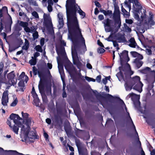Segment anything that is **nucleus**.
<instances>
[{"mask_svg": "<svg viewBox=\"0 0 155 155\" xmlns=\"http://www.w3.org/2000/svg\"><path fill=\"white\" fill-rule=\"evenodd\" d=\"M78 4L75 0H67L65 5L68 28V38L72 42L73 48H71L72 57H78L77 49L83 44L86 49L85 41L80 28L76 17Z\"/></svg>", "mask_w": 155, "mask_h": 155, "instance_id": "1", "label": "nucleus"}, {"mask_svg": "<svg viewBox=\"0 0 155 155\" xmlns=\"http://www.w3.org/2000/svg\"><path fill=\"white\" fill-rule=\"evenodd\" d=\"M105 97L108 99L109 101H111L114 100H117L118 101V102L120 104L119 110L124 114L125 116L127 124L129 125L131 129L135 131L137 137V144L138 145H139L140 148H141V143L139 140L138 134L136 130V127L130 116V113L128 111L127 108L123 101L119 97L113 96L109 94H105Z\"/></svg>", "mask_w": 155, "mask_h": 155, "instance_id": "2", "label": "nucleus"}, {"mask_svg": "<svg viewBox=\"0 0 155 155\" xmlns=\"http://www.w3.org/2000/svg\"><path fill=\"white\" fill-rule=\"evenodd\" d=\"M43 86L44 88V91L47 95H50L51 94V84L50 79L48 80L47 78H43V79L40 80L38 85L39 90Z\"/></svg>", "mask_w": 155, "mask_h": 155, "instance_id": "3", "label": "nucleus"}, {"mask_svg": "<svg viewBox=\"0 0 155 155\" xmlns=\"http://www.w3.org/2000/svg\"><path fill=\"white\" fill-rule=\"evenodd\" d=\"M75 140L79 155H88L87 149L85 147L82 146V143L80 140L76 138Z\"/></svg>", "mask_w": 155, "mask_h": 155, "instance_id": "4", "label": "nucleus"}, {"mask_svg": "<svg viewBox=\"0 0 155 155\" xmlns=\"http://www.w3.org/2000/svg\"><path fill=\"white\" fill-rule=\"evenodd\" d=\"M114 7V11L113 15V18L114 21L117 22V21H121L120 12L119 7L116 2V0H112Z\"/></svg>", "mask_w": 155, "mask_h": 155, "instance_id": "5", "label": "nucleus"}, {"mask_svg": "<svg viewBox=\"0 0 155 155\" xmlns=\"http://www.w3.org/2000/svg\"><path fill=\"white\" fill-rule=\"evenodd\" d=\"M128 52L127 51L124 50L120 54L118 53L120 58V64L121 66H123L125 64L127 65H129V64L127 63V62H128L130 60L128 57Z\"/></svg>", "mask_w": 155, "mask_h": 155, "instance_id": "6", "label": "nucleus"}, {"mask_svg": "<svg viewBox=\"0 0 155 155\" xmlns=\"http://www.w3.org/2000/svg\"><path fill=\"white\" fill-rule=\"evenodd\" d=\"M24 120L25 121V124L26 125L27 127L25 128L24 125H22L21 130V131H23L24 133V139L26 140L28 137V132L31 130L30 126L31 124V119L30 118L25 119Z\"/></svg>", "mask_w": 155, "mask_h": 155, "instance_id": "7", "label": "nucleus"}, {"mask_svg": "<svg viewBox=\"0 0 155 155\" xmlns=\"http://www.w3.org/2000/svg\"><path fill=\"white\" fill-rule=\"evenodd\" d=\"M102 23L104 25V27L105 31L106 32H113L112 27L114 24L113 21L109 18H107Z\"/></svg>", "mask_w": 155, "mask_h": 155, "instance_id": "8", "label": "nucleus"}, {"mask_svg": "<svg viewBox=\"0 0 155 155\" xmlns=\"http://www.w3.org/2000/svg\"><path fill=\"white\" fill-rule=\"evenodd\" d=\"M56 51L58 55L62 56L63 59L68 62L70 61L68 60L66 53L64 48L62 46L58 47H56Z\"/></svg>", "mask_w": 155, "mask_h": 155, "instance_id": "9", "label": "nucleus"}, {"mask_svg": "<svg viewBox=\"0 0 155 155\" xmlns=\"http://www.w3.org/2000/svg\"><path fill=\"white\" fill-rule=\"evenodd\" d=\"M14 73V71H12L7 75L8 81L6 83V84L9 85L10 87L12 85L14 86L16 84L17 80L16 79L15 81L14 80L15 75Z\"/></svg>", "mask_w": 155, "mask_h": 155, "instance_id": "10", "label": "nucleus"}, {"mask_svg": "<svg viewBox=\"0 0 155 155\" xmlns=\"http://www.w3.org/2000/svg\"><path fill=\"white\" fill-rule=\"evenodd\" d=\"M134 13V18L139 21H142L145 18L146 15V11L144 9H143L142 12L141 11V15H140L141 18H140L139 16L138 15V12H136Z\"/></svg>", "mask_w": 155, "mask_h": 155, "instance_id": "11", "label": "nucleus"}, {"mask_svg": "<svg viewBox=\"0 0 155 155\" xmlns=\"http://www.w3.org/2000/svg\"><path fill=\"white\" fill-rule=\"evenodd\" d=\"M9 18L8 19L6 22H5V27L7 31H11V25L12 23V21L10 15L8 13Z\"/></svg>", "mask_w": 155, "mask_h": 155, "instance_id": "12", "label": "nucleus"}, {"mask_svg": "<svg viewBox=\"0 0 155 155\" xmlns=\"http://www.w3.org/2000/svg\"><path fill=\"white\" fill-rule=\"evenodd\" d=\"M19 25L24 28V29L26 32L31 33L34 31V29L31 28H30L28 27V24L27 22L21 21Z\"/></svg>", "mask_w": 155, "mask_h": 155, "instance_id": "13", "label": "nucleus"}, {"mask_svg": "<svg viewBox=\"0 0 155 155\" xmlns=\"http://www.w3.org/2000/svg\"><path fill=\"white\" fill-rule=\"evenodd\" d=\"M54 120L55 123V127L57 129L61 128L63 121L61 117L57 115H55L54 116Z\"/></svg>", "mask_w": 155, "mask_h": 155, "instance_id": "14", "label": "nucleus"}, {"mask_svg": "<svg viewBox=\"0 0 155 155\" xmlns=\"http://www.w3.org/2000/svg\"><path fill=\"white\" fill-rule=\"evenodd\" d=\"M119 70H120V71L118 72L116 75L119 81H121L122 80L124 81V80L127 79H124L123 73L121 71V70H122L123 71H124L123 69V66H121L119 67Z\"/></svg>", "mask_w": 155, "mask_h": 155, "instance_id": "15", "label": "nucleus"}, {"mask_svg": "<svg viewBox=\"0 0 155 155\" xmlns=\"http://www.w3.org/2000/svg\"><path fill=\"white\" fill-rule=\"evenodd\" d=\"M142 8V6L140 5L138 0L135 2L133 5V10L135 12H139L140 11H141Z\"/></svg>", "mask_w": 155, "mask_h": 155, "instance_id": "16", "label": "nucleus"}, {"mask_svg": "<svg viewBox=\"0 0 155 155\" xmlns=\"http://www.w3.org/2000/svg\"><path fill=\"white\" fill-rule=\"evenodd\" d=\"M57 60L58 64V69L59 73H60L61 75V77H63V76L64 75V67L63 64H62L59 63L58 61V56L57 57Z\"/></svg>", "mask_w": 155, "mask_h": 155, "instance_id": "17", "label": "nucleus"}, {"mask_svg": "<svg viewBox=\"0 0 155 155\" xmlns=\"http://www.w3.org/2000/svg\"><path fill=\"white\" fill-rule=\"evenodd\" d=\"M116 39L118 41V42H125L127 41V40L124 36V35L119 34L118 33L117 35L115 36Z\"/></svg>", "mask_w": 155, "mask_h": 155, "instance_id": "18", "label": "nucleus"}, {"mask_svg": "<svg viewBox=\"0 0 155 155\" xmlns=\"http://www.w3.org/2000/svg\"><path fill=\"white\" fill-rule=\"evenodd\" d=\"M128 81L132 84H133V85L138 83L141 82L140 81V77L139 76H136L133 77L132 78H130L127 79Z\"/></svg>", "mask_w": 155, "mask_h": 155, "instance_id": "19", "label": "nucleus"}, {"mask_svg": "<svg viewBox=\"0 0 155 155\" xmlns=\"http://www.w3.org/2000/svg\"><path fill=\"white\" fill-rule=\"evenodd\" d=\"M39 92L41 95L43 102L47 103L48 102V99L45 93L44 88L43 86H41V89H39Z\"/></svg>", "mask_w": 155, "mask_h": 155, "instance_id": "20", "label": "nucleus"}, {"mask_svg": "<svg viewBox=\"0 0 155 155\" xmlns=\"http://www.w3.org/2000/svg\"><path fill=\"white\" fill-rule=\"evenodd\" d=\"M124 81L125 82L124 87L126 90L127 91H130L132 89L134 86L133 84L131 83L127 79L124 80Z\"/></svg>", "mask_w": 155, "mask_h": 155, "instance_id": "21", "label": "nucleus"}, {"mask_svg": "<svg viewBox=\"0 0 155 155\" xmlns=\"http://www.w3.org/2000/svg\"><path fill=\"white\" fill-rule=\"evenodd\" d=\"M28 137L27 138V139L25 140H26L28 138L29 139H38V137L36 135V132L35 131H30V130H29L28 132Z\"/></svg>", "mask_w": 155, "mask_h": 155, "instance_id": "22", "label": "nucleus"}, {"mask_svg": "<svg viewBox=\"0 0 155 155\" xmlns=\"http://www.w3.org/2000/svg\"><path fill=\"white\" fill-rule=\"evenodd\" d=\"M143 84L141 82L136 84L133 87V89L140 93H141L142 90V88Z\"/></svg>", "mask_w": 155, "mask_h": 155, "instance_id": "23", "label": "nucleus"}, {"mask_svg": "<svg viewBox=\"0 0 155 155\" xmlns=\"http://www.w3.org/2000/svg\"><path fill=\"white\" fill-rule=\"evenodd\" d=\"M100 11L102 13L106 16H109L110 18H111L112 16H113V14L112 13V11L111 10H105L101 9H100Z\"/></svg>", "mask_w": 155, "mask_h": 155, "instance_id": "24", "label": "nucleus"}, {"mask_svg": "<svg viewBox=\"0 0 155 155\" xmlns=\"http://www.w3.org/2000/svg\"><path fill=\"white\" fill-rule=\"evenodd\" d=\"M64 130L68 136L71 135V126L68 124H64Z\"/></svg>", "mask_w": 155, "mask_h": 155, "instance_id": "25", "label": "nucleus"}, {"mask_svg": "<svg viewBox=\"0 0 155 155\" xmlns=\"http://www.w3.org/2000/svg\"><path fill=\"white\" fill-rule=\"evenodd\" d=\"M134 63L135 64L136 66L137 69L140 68L143 65V62L141 60L138 58H135L134 61Z\"/></svg>", "mask_w": 155, "mask_h": 155, "instance_id": "26", "label": "nucleus"}, {"mask_svg": "<svg viewBox=\"0 0 155 155\" xmlns=\"http://www.w3.org/2000/svg\"><path fill=\"white\" fill-rule=\"evenodd\" d=\"M117 22H116L115 21H114V25L116 28L115 30V31L114 33V34L118 31L119 29L120 28L121 25V21L117 20Z\"/></svg>", "mask_w": 155, "mask_h": 155, "instance_id": "27", "label": "nucleus"}, {"mask_svg": "<svg viewBox=\"0 0 155 155\" xmlns=\"http://www.w3.org/2000/svg\"><path fill=\"white\" fill-rule=\"evenodd\" d=\"M117 22H116L115 21H114V25L116 28L115 30V31L114 33V34L118 31L119 29L120 28L121 25V21L117 20Z\"/></svg>", "mask_w": 155, "mask_h": 155, "instance_id": "28", "label": "nucleus"}, {"mask_svg": "<svg viewBox=\"0 0 155 155\" xmlns=\"http://www.w3.org/2000/svg\"><path fill=\"white\" fill-rule=\"evenodd\" d=\"M77 11L80 15L82 16V18H84L85 17V13L81 9L80 6L78 5V6Z\"/></svg>", "mask_w": 155, "mask_h": 155, "instance_id": "29", "label": "nucleus"}, {"mask_svg": "<svg viewBox=\"0 0 155 155\" xmlns=\"http://www.w3.org/2000/svg\"><path fill=\"white\" fill-rule=\"evenodd\" d=\"M151 68L148 67H146L143 69L139 70L140 72L143 74H147L150 71Z\"/></svg>", "mask_w": 155, "mask_h": 155, "instance_id": "30", "label": "nucleus"}, {"mask_svg": "<svg viewBox=\"0 0 155 155\" xmlns=\"http://www.w3.org/2000/svg\"><path fill=\"white\" fill-rule=\"evenodd\" d=\"M9 118L11 120H14L16 118L18 119H20L21 117H19L18 115L14 113H12L10 115Z\"/></svg>", "mask_w": 155, "mask_h": 155, "instance_id": "31", "label": "nucleus"}, {"mask_svg": "<svg viewBox=\"0 0 155 155\" xmlns=\"http://www.w3.org/2000/svg\"><path fill=\"white\" fill-rule=\"evenodd\" d=\"M21 126L20 125H17L16 126L15 125H14L13 127H12V128H11L12 129V131L15 133V134H18V132L19 130V127H21Z\"/></svg>", "mask_w": 155, "mask_h": 155, "instance_id": "32", "label": "nucleus"}, {"mask_svg": "<svg viewBox=\"0 0 155 155\" xmlns=\"http://www.w3.org/2000/svg\"><path fill=\"white\" fill-rule=\"evenodd\" d=\"M31 58V59L29 61V63L31 66L35 65L36 64L37 62V59L34 58L33 57H32Z\"/></svg>", "mask_w": 155, "mask_h": 155, "instance_id": "33", "label": "nucleus"}, {"mask_svg": "<svg viewBox=\"0 0 155 155\" xmlns=\"http://www.w3.org/2000/svg\"><path fill=\"white\" fill-rule=\"evenodd\" d=\"M22 119L21 117V119H16L13 120V122L15 123V124L16 125H20L22 126V124L21 123L20 121V120H22Z\"/></svg>", "mask_w": 155, "mask_h": 155, "instance_id": "34", "label": "nucleus"}, {"mask_svg": "<svg viewBox=\"0 0 155 155\" xmlns=\"http://www.w3.org/2000/svg\"><path fill=\"white\" fill-rule=\"evenodd\" d=\"M91 90L92 91L93 93L95 95L97 98H100L102 97L101 95L99 93H98L96 90H94L91 88Z\"/></svg>", "mask_w": 155, "mask_h": 155, "instance_id": "35", "label": "nucleus"}, {"mask_svg": "<svg viewBox=\"0 0 155 155\" xmlns=\"http://www.w3.org/2000/svg\"><path fill=\"white\" fill-rule=\"evenodd\" d=\"M8 102V98H2V104L3 105L6 106L7 105V103Z\"/></svg>", "mask_w": 155, "mask_h": 155, "instance_id": "36", "label": "nucleus"}, {"mask_svg": "<svg viewBox=\"0 0 155 155\" xmlns=\"http://www.w3.org/2000/svg\"><path fill=\"white\" fill-rule=\"evenodd\" d=\"M63 20L60 19L58 20V27L59 29H61L62 28L64 25Z\"/></svg>", "mask_w": 155, "mask_h": 155, "instance_id": "37", "label": "nucleus"}, {"mask_svg": "<svg viewBox=\"0 0 155 155\" xmlns=\"http://www.w3.org/2000/svg\"><path fill=\"white\" fill-rule=\"evenodd\" d=\"M42 47L41 45H36L35 48L37 51L42 52L43 51Z\"/></svg>", "mask_w": 155, "mask_h": 155, "instance_id": "38", "label": "nucleus"}, {"mask_svg": "<svg viewBox=\"0 0 155 155\" xmlns=\"http://www.w3.org/2000/svg\"><path fill=\"white\" fill-rule=\"evenodd\" d=\"M28 3L30 4L35 6H38V4L34 0H28Z\"/></svg>", "mask_w": 155, "mask_h": 155, "instance_id": "39", "label": "nucleus"}, {"mask_svg": "<svg viewBox=\"0 0 155 155\" xmlns=\"http://www.w3.org/2000/svg\"><path fill=\"white\" fill-rule=\"evenodd\" d=\"M134 104L135 108H138L140 107V103L139 100H137L134 101Z\"/></svg>", "mask_w": 155, "mask_h": 155, "instance_id": "40", "label": "nucleus"}, {"mask_svg": "<svg viewBox=\"0 0 155 155\" xmlns=\"http://www.w3.org/2000/svg\"><path fill=\"white\" fill-rule=\"evenodd\" d=\"M34 32L32 34L33 39L34 40L37 39L38 38V32L36 31H34Z\"/></svg>", "mask_w": 155, "mask_h": 155, "instance_id": "41", "label": "nucleus"}, {"mask_svg": "<svg viewBox=\"0 0 155 155\" xmlns=\"http://www.w3.org/2000/svg\"><path fill=\"white\" fill-rule=\"evenodd\" d=\"M131 40H133L134 41V42L132 43V44H130L129 45V46L131 47L135 48L136 47V45H137V44L136 43V42H135V41L134 39H133V38H131V39H130V42H131L130 41Z\"/></svg>", "mask_w": 155, "mask_h": 155, "instance_id": "42", "label": "nucleus"}, {"mask_svg": "<svg viewBox=\"0 0 155 155\" xmlns=\"http://www.w3.org/2000/svg\"><path fill=\"white\" fill-rule=\"evenodd\" d=\"M33 101L36 107H40L39 103L40 102V101L39 98L37 99L34 100Z\"/></svg>", "mask_w": 155, "mask_h": 155, "instance_id": "43", "label": "nucleus"}, {"mask_svg": "<svg viewBox=\"0 0 155 155\" xmlns=\"http://www.w3.org/2000/svg\"><path fill=\"white\" fill-rule=\"evenodd\" d=\"M21 114L22 117L24 119V120L25 119L29 118L28 117L29 115L28 113H24L23 112H22Z\"/></svg>", "mask_w": 155, "mask_h": 155, "instance_id": "44", "label": "nucleus"}, {"mask_svg": "<svg viewBox=\"0 0 155 155\" xmlns=\"http://www.w3.org/2000/svg\"><path fill=\"white\" fill-rule=\"evenodd\" d=\"M130 53L134 58L137 57L139 54L138 52L135 51H131L130 52Z\"/></svg>", "mask_w": 155, "mask_h": 155, "instance_id": "45", "label": "nucleus"}, {"mask_svg": "<svg viewBox=\"0 0 155 155\" xmlns=\"http://www.w3.org/2000/svg\"><path fill=\"white\" fill-rule=\"evenodd\" d=\"M32 71L34 75H36L38 74V71L35 66L32 67Z\"/></svg>", "mask_w": 155, "mask_h": 155, "instance_id": "46", "label": "nucleus"}, {"mask_svg": "<svg viewBox=\"0 0 155 155\" xmlns=\"http://www.w3.org/2000/svg\"><path fill=\"white\" fill-rule=\"evenodd\" d=\"M18 102V100L17 99V98H16L11 104L10 106L12 107H15L16 105Z\"/></svg>", "mask_w": 155, "mask_h": 155, "instance_id": "47", "label": "nucleus"}, {"mask_svg": "<svg viewBox=\"0 0 155 155\" xmlns=\"http://www.w3.org/2000/svg\"><path fill=\"white\" fill-rule=\"evenodd\" d=\"M105 51V49L101 48H98L97 49V52L99 54L103 53Z\"/></svg>", "mask_w": 155, "mask_h": 155, "instance_id": "48", "label": "nucleus"}, {"mask_svg": "<svg viewBox=\"0 0 155 155\" xmlns=\"http://www.w3.org/2000/svg\"><path fill=\"white\" fill-rule=\"evenodd\" d=\"M20 25H16L14 27V29L15 31H19L21 29V28L20 26Z\"/></svg>", "mask_w": 155, "mask_h": 155, "instance_id": "49", "label": "nucleus"}, {"mask_svg": "<svg viewBox=\"0 0 155 155\" xmlns=\"http://www.w3.org/2000/svg\"><path fill=\"white\" fill-rule=\"evenodd\" d=\"M8 98V91H4L2 94V98Z\"/></svg>", "mask_w": 155, "mask_h": 155, "instance_id": "50", "label": "nucleus"}, {"mask_svg": "<svg viewBox=\"0 0 155 155\" xmlns=\"http://www.w3.org/2000/svg\"><path fill=\"white\" fill-rule=\"evenodd\" d=\"M32 15L35 18H39V15L38 13L35 11H33L32 13Z\"/></svg>", "mask_w": 155, "mask_h": 155, "instance_id": "51", "label": "nucleus"}, {"mask_svg": "<svg viewBox=\"0 0 155 155\" xmlns=\"http://www.w3.org/2000/svg\"><path fill=\"white\" fill-rule=\"evenodd\" d=\"M38 77L41 79V76H43V75L42 70L41 69V70H38ZM41 80V79H40V80Z\"/></svg>", "mask_w": 155, "mask_h": 155, "instance_id": "52", "label": "nucleus"}, {"mask_svg": "<svg viewBox=\"0 0 155 155\" xmlns=\"http://www.w3.org/2000/svg\"><path fill=\"white\" fill-rule=\"evenodd\" d=\"M61 80H62V81L63 82V89H62L63 91H65L66 84H65V81H64V78L63 77H61Z\"/></svg>", "mask_w": 155, "mask_h": 155, "instance_id": "53", "label": "nucleus"}, {"mask_svg": "<svg viewBox=\"0 0 155 155\" xmlns=\"http://www.w3.org/2000/svg\"><path fill=\"white\" fill-rule=\"evenodd\" d=\"M5 22L2 19H1V22L0 23V28L1 30H2L4 29V25L3 24V23H4Z\"/></svg>", "mask_w": 155, "mask_h": 155, "instance_id": "54", "label": "nucleus"}, {"mask_svg": "<svg viewBox=\"0 0 155 155\" xmlns=\"http://www.w3.org/2000/svg\"><path fill=\"white\" fill-rule=\"evenodd\" d=\"M49 24L50 25H52V23L48 19H47V21H46L45 20V22H44L45 25V26H47L48 25V24Z\"/></svg>", "mask_w": 155, "mask_h": 155, "instance_id": "55", "label": "nucleus"}, {"mask_svg": "<svg viewBox=\"0 0 155 155\" xmlns=\"http://www.w3.org/2000/svg\"><path fill=\"white\" fill-rule=\"evenodd\" d=\"M18 85L19 87H23L24 85V82L23 80H21L18 83Z\"/></svg>", "mask_w": 155, "mask_h": 155, "instance_id": "56", "label": "nucleus"}, {"mask_svg": "<svg viewBox=\"0 0 155 155\" xmlns=\"http://www.w3.org/2000/svg\"><path fill=\"white\" fill-rule=\"evenodd\" d=\"M125 22L127 24H131L133 23V21L131 19H126Z\"/></svg>", "mask_w": 155, "mask_h": 155, "instance_id": "57", "label": "nucleus"}, {"mask_svg": "<svg viewBox=\"0 0 155 155\" xmlns=\"http://www.w3.org/2000/svg\"><path fill=\"white\" fill-rule=\"evenodd\" d=\"M121 11L123 13V14H125V12H126L127 14V15L129 14V12H127L125 9L123 7V6L122 5L121 7Z\"/></svg>", "mask_w": 155, "mask_h": 155, "instance_id": "58", "label": "nucleus"}, {"mask_svg": "<svg viewBox=\"0 0 155 155\" xmlns=\"http://www.w3.org/2000/svg\"><path fill=\"white\" fill-rule=\"evenodd\" d=\"M45 39L43 38H42L40 40V45L41 46H43L45 43Z\"/></svg>", "mask_w": 155, "mask_h": 155, "instance_id": "59", "label": "nucleus"}, {"mask_svg": "<svg viewBox=\"0 0 155 155\" xmlns=\"http://www.w3.org/2000/svg\"><path fill=\"white\" fill-rule=\"evenodd\" d=\"M97 44L100 47L104 48V45L99 40H98L97 41Z\"/></svg>", "mask_w": 155, "mask_h": 155, "instance_id": "60", "label": "nucleus"}, {"mask_svg": "<svg viewBox=\"0 0 155 155\" xmlns=\"http://www.w3.org/2000/svg\"><path fill=\"white\" fill-rule=\"evenodd\" d=\"M95 5L96 7L100 8L101 7V5L99 2L97 1H95L94 2Z\"/></svg>", "mask_w": 155, "mask_h": 155, "instance_id": "61", "label": "nucleus"}, {"mask_svg": "<svg viewBox=\"0 0 155 155\" xmlns=\"http://www.w3.org/2000/svg\"><path fill=\"white\" fill-rule=\"evenodd\" d=\"M25 75V73L24 72H22L21 74L20 75L19 78H18V80H19L20 79H22V78H24V76Z\"/></svg>", "mask_w": 155, "mask_h": 155, "instance_id": "62", "label": "nucleus"}, {"mask_svg": "<svg viewBox=\"0 0 155 155\" xmlns=\"http://www.w3.org/2000/svg\"><path fill=\"white\" fill-rule=\"evenodd\" d=\"M58 18V20H60V19L63 20V16L62 14L58 13L57 15Z\"/></svg>", "mask_w": 155, "mask_h": 155, "instance_id": "63", "label": "nucleus"}, {"mask_svg": "<svg viewBox=\"0 0 155 155\" xmlns=\"http://www.w3.org/2000/svg\"><path fill=\"white\" fill-rule=\"evenodd\" d=\"M148 24L150 26H153L155 25V22L153 20L148 21Z\"/></svg>", "mask_w": 155, "mask_h": 155, "instance_id": "64", "label": "nucleus"}]
</instances>
